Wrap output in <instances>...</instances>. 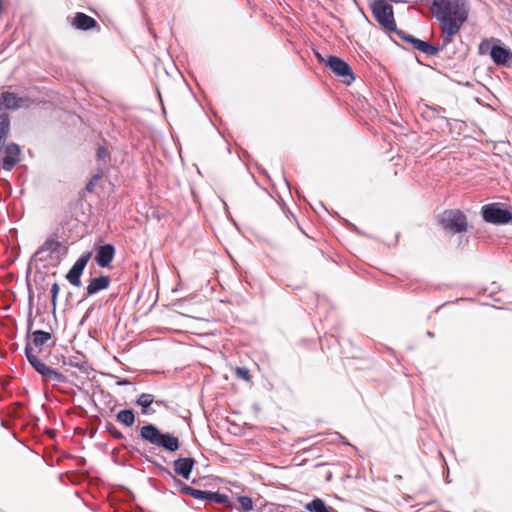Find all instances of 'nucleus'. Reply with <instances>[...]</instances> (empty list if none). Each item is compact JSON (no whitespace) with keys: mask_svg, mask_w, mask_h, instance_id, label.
Returning a JSON list of instances; mask_svg holds the SVG:
<instances>
[{"mask_svg":"<svg viewBox=\"0 0 512 512\" xmlns=\"http://www.w3.org/2000/svg\"><path fill=\"white\" fill-rule=\"evenodd\" d=\"M481 214L486 222L496 225L507 224L512 220L511 211L502 208L499 203H490L482 206Z\"/></svg>","mask_w":512,"mask_h":512,"instance_id":"obj_6","label":"nucleus"},{"mask_svg":"<svg viewBox=\"0 0 512 512\" xmlns=\"http://www.w3.org/2000/svg\"><path fill=\"white\" fill-rule=\"evenodd\" d=\"M62 244L54 237H49L46 241L38 248L34 254V258L40 262H57L60 260L62 255Z\"/></svg>","mask_w":512,"mask_h":512,"instance_id":"obj_7","label":"nucleus"},{"mask_svg":"<svg viewBox=\"0 0 512 512\" xmlns=\"http://www.w3.org/2000/svg\"><path fill=\"white\" fill-rule=\"evenodd\" d=\"M90 258H91V252L83 253L76 260V262L73 264L71 269L68 271V273L66 274V279L71 285H73L75 287H80L82 285L81 275H82L85 267L87 266Z\"/></svg>","mask_w":512,"mask_h":512,"instance_id":"obj_10","label":"nucleus"},{"mask_svg":"<svg viewBox=\"0 0 512 512\" xmlns=\"http://www.w3.org/2000/svg\"><path fill=\"white\" fill-rule=\"evenodd\" d=\"M154 402H155L157 405L163 406V407H165V408H168V407H169V406H168V404H167V402H166V401H164V400H155Z\"/></svg>","mask_w":512,"mask_h":512,"instance_id":"obj_34","label":"nucleus"},{"mask_svg":"<svg viewBox=\"0 0 512 512\" xmlns=\"http://www.w3.org/2000/svg\"><path fill=\"white\" fill-rule=\"evenodd\" d=\"M237 500L242 511H250L253 509V501L249 496H239Z\"/></svg>","mask_w":512,"mask_h":512,"instance_id":"obj_25","label":"nucleus"},{"mask_svg":"<svg viewBox=\"0 0 512 512\" xmlns=\"http://www.w3.org/2000/svg\"><path fill=\"white\" fill-rule=\"evenodd\" d=\"M106 430L113 438L117 440H121L124 438L123 433L119 429H117L113 423L108 422L106 424Z\"/></svg>","mask_w":512,"mask_h":512,"instance_id":"obj_27","label":"nucleus"},{"mask_svg":"<svg viewBox=\"0 0 512 512\" xmlns=\"http://www.w3.org/2000/svg\"><path fill=\"white\" fill-rule=\"evenodd\" d=\"M174 486L184 495L193 497L194 499L200 500L203 490L195 489L182 482L180 479L173 477Z\"/></svg>","mask_w":512,"mask_h":512,"instance_id":"obj_19","label":"nucleus"},{"mask_svg":"<svg viewBox=\"0 0 512 512\" xmlns=\"http://www.w3.org/2000/svg\"><path fill=\"white\" fill-rule=\"evenodd\" d=\"M305 509L310 512H338L333 507L327 506L321 498H314L305 505Z\"/></svg>","mask_w":512,"mask_h":512,"instance_id":"obj_20","label":"nucleus"},{"mask_svg":"<svg viewBox=\"0 0 512 512\" xmlns=\"http://www.w3.org/2000/svg\"><path fill=\"white\" fill-rule=\"evenodd\" d=\"M196 460L192 457H179L173 461V469L176 475L188 480Z\"/></svg>","mask_w":512,"mask_h":512,"instance_id":"obj_13","label":"nucleus"},{"mask_svg":"<svg viewBox=\"0 0 512 512\" xmlns=\"http://www.w3.org/2000/svg\"><path fill=\"white\" fill-rule=\"evenodd\" d=\"M372 14L386 30H396L393 7L386 0H374L371 4Z\"/></svg>","mask_w":512,"mask_h":512,"instance_id":"obj_5","label":"nucleus"},{"mask_svg":"<svg viewBox=\"0 0 512 512\" xmlns=\"http://www.w3.org/2000/svg\"><path fill=\"white\" fill-rule=\"evenodd\" d=\"M5 156L2 159V169L11 171L21 161V149L16 143H9L4 149Z\"/></svg>","mask_w":512,"mask_h":512,"instance_id":"obj_12","label":"nucleus"},{"mask_svg":"<svg viewBox=\"0 0 512 512\" xmlns=\"http://www.w3.org/2000/svg\"><path fill=\"white\" fill-rule=\"evenodd\" d=\"M25 355L30 365L42 376L43 381H53L56 383H66L67 378L56 369L47 366L34 353L30 343H26Z\"/></svg>","mask_w":512,"mask_h":512,"instance_id":"obj_4","label":"nucleus"},{"mask_svg":"<svg viewBox=\"0 0 512 512\" xmlns=\"http://www.w3.org/2000/svg\"><path fill=\"white\" fill-rule=\"evenodd\" d=\"M445 47L441 46H434L426 41L420 40L419 43H417L416 50L419 52L427 55V56H434L436 55L440 50L444 49Z\"/></svg>","mask_w":512,"mask_h":512,"instance_id":"obj_22","label":"nucleus"},{"mask_svg":"<svg viewBox=\"0 0 512 512\" xmlns=\"http://www.w3.org/2000/svg\"><path fill=\"white\" fill-rule=\"evenodd\" d=\"M60 291L59 284L57 282H54L51 286V304H52V310L55 312L56 306H57V297Z\"/></svg>","mask_w":512,"mask_h":512,"instance_id":"obj_26","label":"nucleus"},{"mask_svg":"<svg viewBox=\"0 0 512 512\" xmlns=\"http://www.w3.org/2000/svg\"><path fill=\"white\" fill-rule=\"evenodd\" d=\"M32 312H29V317L27 321V343H30V347L34 346L38 351L40 352L42 350V347L45 346L51 339L52 334L47 331L43 330H35L31 332L32 326H33V320H32Z\"/></svg>","mask_w":512,"mask_h":512,"instance_id":"obj_8","label":"nucleus"},{"mask_svg":"<svg viewBox=\"0 0 512 512\" xmlns=\"http://www.w3.org/2000/svg\"><path fill=\"white\" fill-rule=\"evenodd\" d=\"M140 437L169 453L176 452L181 447V442L177 436L169 432H162L156 425L151 423L145 424L140 428Z\"/></svg>","mask_w":512,"mask_h":512,"instance_id":"obj_2","label":"nucleus"},{"mask_svg":"<svg viewBox=\"0 0 512 512\" xmlns=\"http://www.w3.org/2000/svg\"><path fill=\"white\" fill-rule=\"evenodd\" d=\"M391 31H392V32H395V33L397 34V36H398L399 38L403 39L405 42H406V38H410V37H411V35H410V34H407V33H405V32H404V31H402V30H398L397 28H396V30H391Z\"/></svg>","mask_w":512,"mask_h":512,"instance_id":"obj_30","label":"nucleus"},{"mask_svg":"<svg viewBox=\"0 0 512 512\" xmlns=\"http://www.w3.org/2000/svg\"><path fill=\"white\" fill-rule=\"evenodd\" d=\"M493 48L491 49V59L497 66H512V51L503 46L500 39H494Z\"/></svg>","mask_w":512,"mask_h":512,"instance_id":"obj_11","label":"nucleus"},{"mask_svg":"<svg viewBox=\"0 0 512 512\" xmlns=\"http://www.w3.org/2000/svg\"><path fill=\"white\" fill-rule=\"evenodd\" d=\"M200 500H206L217 504H222L230 510L236 509L235 505L229 501V497L226 494L220 492L203 491ZM237 510H239L237 508Z\"/></svg>","mask_w":512,"mask_h":512,"instance_id":"obj_17","label":"nucleus"},{"mask_svg":"<svg viewBox=\"0 0 512 512\" xmlns=\"http://www.w3.org/2000/svg\"><path fill=\"white\" fill-rule=\"evenodd\" d=\"M445 481H446V483H450V482H451V481H450V479H449V476H447V477L445 478Z\"/></svg>","mask_w":512,"mask_h":512,"instance_id":"obj_38","label":"nucleus"},{"mask_svg":"<svg viewBox=\"0 0 512 512\" xmlns=\"http://www.w3.org/2000/svg\"><path fill=\"white\" fill-rule=\"evenodd\" d=\"M427 335H428L429 337H433V336H434L433 332H431V331H427Z\"/></svg>","mask_w":512,"mask_h":512,"instance_id":"obj_37","label":"nucleus"},{"mask_svg":"<svg viewBox=\"0 0 512 512\" xmlns=\"http://www.w3.org/2000/svg\"><path fill=\"white\" fill-rule=\"evenodd\" d=\"M1 96V106L6 109L16 110L23 105L24 100L12 92H3Z\"/></svg>","mask_w":512,"mask_h":512,"instance_id":"obj_18","label":"nucleus"},{"mask_svg":"<svg viewBox=\"0 0 512 512\" xmlns=\"http://www.w3.org/2000/svg\"><path fill=\"white\" fill-rule=\"evenodd\" d=\"M116 384L119 386H127L130 385L131 382L128 379L117 377Z\"/></svg>","mask_w":512,"mask_h":512,"instance_id":"obj_33","label":"nucleus"},{"mask_svg":"<svg viewBox=\"0 0 512 512\" xmlns=\"http://www.w3.org/2000/svg\"><path fill=\"white\" fill-rule=\"evenodd\" d=\"M4 10V3H3V0H0V15L2 14Z\"/></svg>","mask_w":512,"mask_h":512,"instance_id":"obj_35","label":"nucleus"},{"mask_svg":"<svg viewBox=\"0 0 512 512\" xmlns=\"http://www.w3.org/2000/svg\"><path fill=\"white\" fill-rule=\"evenodd\" d=\"M115 255V247L112 244H104L97 249L95 261L100 267H108Z\"/></svg>","mask_w":512,"mask_h":512,"instance_id":"obj_14","label":"nucleus"},{"mask_svg":"<svg viewBox=\"0 0 512 512\" xmlns=\"http://www.w3.org/2000/svg\"><path fill=\"white\" fill-rule=\"evenodd\" d=\"M110 278L105 275H101L96 278H92L86 288V297H90L101 290H105L110 285Z\"/></svg>","mask_w":512,"mask_h":512,"instance_id":"obj_16","label":"nucleus"},{"mask_svg":"<svg viewBox=\"0 0 512 512\" xmlns=\"http://www.w3.org/2000/svg\"><path fill=\"white\" fill-rule=\"evenodd\" d=\"M117 421L124 424L125 426H132L135 422V415L131 409L120 410L116 415Z\"/></svg>","mask_w":512,"mask_h":512,"instance_id":"obj_23","label":"nucleus"},{"mask_svg":"<svg viewBox=\"0 0 512 512\" xmlns=\"http://www.w3.org/2000/svg\"><path fill=\"white\" fill-rule=\"evenodd\" d=\"M91 184H92V183H89V184L87 185V189H88V190H90V185H91Z\"/></svg>","mask_w":512,"mask_h":512,"instance_id":"obj_40","label":"nucleus"},{"mask_svg":"<svg viewBox=\"0 0 512 512\" xmlns=\"http://www.w3.org/2000/svg\"><path fill=\"white\" fill-rule=\"evenodd\" d=\"M154 395L150 393H142L138 399L136 400V405L140 406L142 409V414L147 415L154 413V411H150V406L154 403Z\"/></svg>","mask_w":512,"mask_h":512,"instance_id":"obj_21","label":"nucleus"},{"mask_svg":"<svg viewBox=\"0 0 512 512\" xmlns=\"http://www.w3.org/2000/svg\"><path fill=\"white\" fill-rule=\"evenodd\" d=\"M108 156V151L105 147L99 146L97 149V158L103 160Z\"/></svg>","mask_w":512,"mask_h":512,"instance_id":"obj_29","label":"nucleus"},{"mask_svg":"<svg viewBox=\"0 0 512 512\" xmlns=\"http://www.w3.org/2000/svg\"><path fill=\"white\" fill-rule=\"evenodd\" d=\"M326 65L334 72L337 76L343 77L344 82L350 84L354 81L355 77L350 66L341 58L330 55L326 61Z\"/></svg>","mask_w":512,"mask_h":512,"instance_id":"obj_9","label":"nucleus"},{"mask_svg":"<svg viewBox=\"0 0 512 512\" xmlns=\"http://www.w3.org/2000/svg\"><path fill=\"white\" fill-rule=\"evenodd\" d=\"M236 375L239 379H242V380H245V381H249L250 380V372L247 368L245 367H237L236 370Z\"/></svg>","mask_w":512,"mask_h":512,"instance_id":"obj_28","label":"nucleus"},{"mask_svg":"<svg viewBox=\"0 0 512 512\" xmlns=\"http://www.w3.org/2000/svg\"><path fill=\"white\" fill-rule=\"evenodd\" d=\"M421 39L415 38L411 35L410 38H406V42L412 44L413 48L416 49L417 43L420 42Z\"/></svg>","mask_w":512,"mask_h":512,"instance_id":"obj_31","label":"nucleus"},{"mask_svg":"<svg viewBox=\"0 0 512 512\" xmlns=\"http://www.w3.org/2000/svg\"><path fill=\"white\" fill-rule=\"evenodd\" d=\"M72 25L78 29L87 31L93 28H99L97 21L91 16L86 15L82 12H77L72 21Z\"/></svg>","mask_w":512,"mask_h":512,"instance_id":"obj_15","label":"nucleus"},{"mask_svg":"<svg viewBox=\"0 0 512 512\" xmlns=\"http://www.w3.org/2000/svg\"><path fill=\"white\" fill-rule=\"evenodd\" d=\"M431 10L442 30V47H447L467 21L465 3L463 0H433Z\"/></svg>","mask_w":512,"mask_h":512,"instance_id":"obj_1","label":"nucleus"},{"mask_svg":"<svg viewBox=\"0 0 512 512\" xmlns=\"http://www.w3.org/2000/svg\"><path fill=\"white\" fill-rule=\"evenodd\" d=\"M318 58L319 60L323 61L324 59L322 58L321 54H318Z\"/></svg>","mask_w":512,"mask_h":512,"instance_id":"obj_39","label":"nucleus"},{"mask_svg":"<svg viewBox=\"0 0 512 512\" xmlns=\"http://www.w3.org/2000/svg\"><path fill=\"white\" fill-rule=\"evenodd\" d=\"M441 226L452 234H461L468 229L467 216L460 209H447L438 216Z\"/></svg>","mask_w":512,"mask_h":512,"instance_id":"obj_3","label":"nucleus"},{"mask_svg":"<svg viewBox=\"0 0 512 512\" xmlns=\"http://www.w3.org/2000/svg\"><path fill=\"white\" fill-rule=\"evenodd\" d=\"M421 39L415 38L411 35L410 38H406V42L412 44L413 48L416 49L417 43L420 42Z\"/></svg>","mask_w":512,"mask_h":512,"instance_id":"obj_32","label":"nucleus"},{"mask_svg":"<svg viewBox=\"0 0 512 512\" xmlns=\"http://www.w3.org/2000/svg\"><path fill=\"white\" fill-rule=\"evenodd\" d=\"M346 223H347V226H349V227L353 228L355 231H358V230H357V228H356V226L352 225L351 223H349V222H347V221H346Z\"/></svg>","mask_w":512,"mask_h":512,"instance_id":"obj_36","label":"nucleus"},{"mask_svg":"<svg viewBox=\"0 0 512 512\" xmlns=\"http://www.w3.org/2000/svg\"><path fill=\"white\" fill-rule=\"evenodd\" d=\"M495 38L490 39H484L480 42L478 46V52L480 55H487L489 54L491 56V49L493 48L494 40Z\"/></svg>","mask_w":512,"mask_h":512,"instance_id":"obj_24","label":"nucleus"}]
</instances>
